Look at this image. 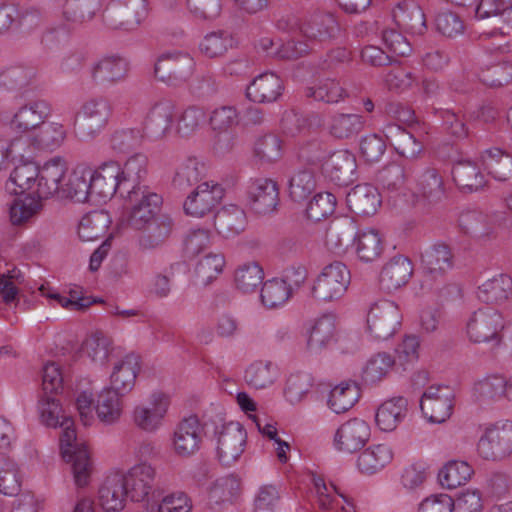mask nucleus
I'll list each match as a JSON object with an SVG mask.
<instances>
[{
  "label": "nucleus",
  "instance_id": "nucleus-57",
  "mask_svg": "<svg viewBox=\"0 0 512 512\" xmlns=\"http://www.w3.org/2000/svg\"><path fill=\"white\" fill-rule=\"evenodd\" d=\"M475 390L485 400H512V383L502 376L493 375L479 381Z\"/></svg>",
  "mask_w": 512,
  "mask_h": 512
},
{
  "label": "nucleus",
  "instance_id": "nucleus-9",
  "mask_svg": "<svg viewBox=\"0 0 512 512\" xmlns=\"http://www.w3.org/2000/svg\"><path fill=\"white\" fill-rule=\"evenodd\" d=\"M351 280L348 267L335 261L324 267L317 277L312 293L314 298L322 301H333L340 298L347 290Z\"/></svg>",
  "mask_w": 512,
  "mask_h": 512
},
{
  "label": "nucleus",
  "instance_id": "nucleus-64",
  "mask_svg": "<svg viewBox=\"0 0 512 512\" xmlns=\"http://www.w3.org/2000/svg\"><path fill=\"white\" fill-rule=\"evenodd\" d=\"M111 341L101 333H95L84 341L82 351L92 362L103 366L107 363L110 355Z\"/></svg>",
  "mask_w": 512,
  "mask_h": 512
},
{
  "label": "nucleus",
  "instance_id": "nucleus-35",
  "mask_svg": "<svg viewBox=\"0 0 512 512\" xmlns=\"http://www.w3.org/2000/svg\"><path fill=\"white\" fill-rule=\"evenodd\" d=\"M413 274L411 260L403 255L391 258L382 268L380 283L388 290L398 289L405 285Z\"/></svg>",
  "mask_w": 512,
  "mask_h": 512
},
{
  "label": "nucleus",
  "instance_id": "nucleus-36",
  "mask_svg": "<svg viewBox=\"0 0 512 512\" xmlns=\"http://www.w3.org/2000/svg\"><path fill=\"white\" fill-rule=\"evenodd\" d=\"M282 80L274 73H264L256 77L247 87V97L256 103H271L282 93Z\"/></svg>",
  "mask_w": 512,
  "mask_h": 512
},
{
  "label": "nucleus",
  "instance_id": "nucleus-40",
  "mask_svg": "<svg viewBox=\"0 0 512 512\" xmlns=\"http://www.w3.org/2000/svg\"><path fill=\"white\" fill-rule=\"evenodd\" d=\"M250 199L258 213H268L275 209L279 201L278 186L271 179H257L250 186Z\"/></svg>",
  "mask_w": 512,
  "mask_h": 512
},
{
  "label": "nucleus",
  "instance_id": "nucleus-20",
  "mask_svg": "<svg viewBox=\"0 0 512 512\" xmlns=\"http://www.w3.org/2000/svg\"><path fill=\"white\" fill-rule=\"evenodd\" d=\"M200 431V423L196 416H189L180 421L174 429L172 438L175 454L186 458L197 453L201 444Z\"/></svg>",
  "mask_w": 512,
  "mask_h": 512
},
{
  "label": "nucleus",
  "instance_id": "nucleus-63",
  "mask_svg": "<svg viewBox=\"0 0 512 512\" xmlns=\"http://www.w3.org/2000/svg\"><path fill=\"white\" fill-rule=\"evenodd\" d=\"M316 180L311 169L299 170L289 182V196L295 202L305 201L315 190Z\"/></svg>",
  "mask_w": 512,
  "mask_h": 512
},
{
  "label": "nucleus",
  "instance_id": "nucleus-6",
  "mask_svg": "<svg viewBox=\"0 0 512 512\" xmlns=\"http://www.w3.org/2000/svg\"><path fill=\"white\" fill-rule=\"evenodd\" d=\"M504 320L499 311L492 307L480 308L473 312L466 325L470 341L476 344H500Z\"/></svg>",
  "mask_w": 512,
  "mask_h": 512
},
{
  "label": "nucleus",
  "instance_id": "nucleus-42",
  "mask_svg": "<svg viewBox=\"0 0 512 512\" xmlns=\"http://www.w3.org/2000/svg\"><path fill=\"white\" fill-rule=\"evenodd\" d=\"M512 294V278L507 274H494L478 287V298L486 303H503Z\"/></svg>",
  "mask_w": 512,
  "mask_h": 512
},
{
  "label": "nucleus",
  "instance_id": "nucleus-51",
  "mask_svg": "<svg viewBox=\"0 0 512 512\" xmlns=\"http://www.w3.org/2000/svg\"><path fill=\"white\" fill-rule=\"evenodd\" d=\"M224 270V255L221 253H209L196 264L194 273L196 284L202 287L211 285L217 280Z\"/></svg>",
  "mask_w": 512,
  "mask_h": 512
},
{
  "label": "nucleus",
  "instance_id": "nucleus-44",
  "mask_svg": "<svg viewBox=\"0 0 512 512\" xmlns=\"http://www.w3.org/2000/svg\"><path fill=\"white\" fill-rule=\"evenodd\" d=\"M385 137L396 152L406 158H416L423 145L410 132L397 124H389L385 128Z\"/></svg>",
  "mask_w": 512,
  "mask_h": 512
},
{
  "label": "nucleus",
  "instance_id": "nucleus-12",
  "mask_svg": "<svg viewBox=\"0 0 512 512\" xmlns=\"http://www.w3.org/2000/svg\"><path fill=\"white\" fill-rule=\"evenodd\" d=\"M176 103L168 98L155 101L144 120L143 131L153 141L165 139L174 128Z\"/></svg>",
  "mask_w": 512,
  "mask_h": 512
},
{
  "label": "nucleus",
  "instance_id": "nucleus-18",
  "mask_svg": "<svg viewBox=\"0 0 512 512\" xmlns=\"http://www.w3.org/2000/svg\"><path fill=\"white\" fill-rule=\"evenodd\" d=\"M68 163L62 156H54L39 168L37 189L34 193L39 198L47 199L55 194L59 195L67 177Z\"/></svg>",
  "mask_w": 512,
  "mask_h": 512
},
{
  "label": "nucleus",
  "instance_id": "nucleus-26",
  "mask_svg": "<svg viewBox=\"0 0 512 512\" xmlns=\"http://www.w3.org/2000/svg\"><path fill=\"white\" fill-rule=\"evenodd\" d=\"M139 370V357L133 353L125 355L114 364L108 388L125 396L133 389Z\"/></svg>",
  "mask_w": 512,
  "mask_h": 512
},
{
  "label": "nucleus",
  "instance_id": "nucleus-43",
  "mask_svg": "<svg viewBox=\"0 0 512 512\" xmlns=\"http://www.w3.org/2000/svg\"><path fill=\"white\" fill-rule=\"evenodd\" d=\"M393 17L399 27L412 34L422 35L426 30L425 14L414 2H402L393 11Z\"/></svg>",
  "mask_w": 512,
  "mask_h": 512
},
{
  "label": "nucleus",
  "instance_id": "nucleus-29",
  "mask_svg": "<svg viewBox=\"0 0 512 512\" xmlns=\"http://www.w3.org/2000/svg\"><path fill=\"white\" fill-rule=\"evenodd\" d=\"M415 197L428 204H437L446 198L443 176L434 167L426 168L417 179Z\"/></svg>",
  "mask_w": 512,
  "mask_h": 512
},
{
  "label": "nucleus",
  "instance_id": "nucleus-34",
  "mask_svg": "<svg viewBox=\"0 0 512 512\" xmlns=\"http://www.w3.org/2000/svg\"><path fill=\"white\" fill-rule=\"evenodd\" d=\"M349 209L355 214L369 216L374 214L381 204L377 188L369 184L355 186L346 196Z\"/></svg>",
  "mask_w": 512,
  "mask_h": 512
},
{
  "label": "nucleus",
  "instance_id": "nucleus-21",
  "mask_svg": "<svg viewBox=\"0 0 512 512\" xmlns=\"http://www.w3.org/2000/svg\"><path fill=\"white\" fill-rule=\"evenodd\" d=\"M323 173L338 186H347L356 179L357 161L348 150L332 153L323 164Z\"/></svg>",
  "mask_w": 512,
  "mask_h": 512
},
{
  "label": "nucleus",
  "instance_id": "nucleus-46",
  "mask_svg": "<svg viewBox=\"0 0 512 512\" xmlns=\"http://www.w3.org/2000/svg\"><path fill=\"white\" fill-rule=\"evenodd\" d=\"M453 180L465 192L483 188L486 181L478 165L472 161H459L452 169Z\"/></svg>",
  "mask_w": 512,
  "mask_h": 512
},
{
  "label": "nucleus",
  "instance_id": "nucleus-4",
  "mask_svg": "<svg viewBox=\"0 0 512 512\" xmlns=\"http://www.w3.org/2000/svg\"><path fill=\"white\" fill-rule=\"evenodd\" d=\"M122 197L125 199V219L131 229L143 227L160 215L162 197L149 187L125 192Z\"/></svg>",
  "mask_w": 512,
  "mask_h": 512
},
{
  "label": "nucleus",
  "instance_id": "nucleus-47",
  "mask_svg": "<svg viewBox=\"0 0 512 512\" xmlns=\"http://www.w3.org/2000/svg\"><path fill=\"white\" fill-rule=\"evenodd\" d=\"M111 223L112 219L107 211H92L81 218L78 236L82 241H94L106 234Z\"/></svg>",
  "mask_w": 512,
  "mask_h": 512
},
{
  "label": "nucleus",
  "instance_id": "nucleus-41",
  "mask_svg": "<svg viewBox=\"0 0 512 512\" xmlns=\"http://www.w3.org/2000/svg\"><path fill=\"white\" fill-rule=\"evenodd\" d=\"M102 9V0H65L62 18L71 26L92 21Z\"/></svg>",
  "mask_w": 512,
  "mask_h": 512
},
{
  "label": "nucleus",
  "instance_id": "nucleus-14",
  "mask_svg": "<svg viewBox=\"0 0 512 512\" xmlns=\"http://www.w3.org/2000/svg\"><path fill=\"white\" fill-rule=\"evenodd\" d=\"M370 332L376 338L387 339L393 336L401 325V313L398 306L389 300L373 304L367 316Z\"/></svg>",
  "mask_w": 512,
  "mask_h": 512
},
{
  "label": "nucleus",
  "instance_id": "nucleus-60",
  "mask_svg": "<svg viewBox=\"0 0 512 512\" xmlns=\"http://www.w3.org/2000/svg\"><path fill=\"white\" fill-rule=\"evenodd\" d=\"M345 90L338 81L331 78L319 80L313 86L306 88L305 95L317 101L338 103L344 97Z\"/></svg>",
  "mask_w": 512,
  "mask_h": 512
},
{
  "label": "nucleus",
  "instance_id": "nucleus-17",
  "mask_svg": "<svg viewBox=\"0 0 512 512\" xmlns=\"http://www.w3.org/2000/svg\"><path fill=\"white\" fill-rule=\"evenodd\" d=\"M453 392L448 386H430L420 400V407L429 421H446L453 408Z\"/></svg>",
  "mask_w": 512,
  "mask_h": 512
},
{
  "label": "nucleus",
  "instance_id": "nucleus-15",
  "mask_svg": "<svg viewBox=\"0 0 512 512\" xmlns=\"http://www.w3.org/2000/svg\"><path fill=\"white\" fill-rule=\"evenodd\" d=\"M128 71L129 62L126 58L109 55L94 61L88 69V76L94 85L109 87L124 81Z\"/></svg>",
  "mask_w": 512,
  "mask_h": 512
},
{
  "label": "nucleus",
  "instance_id": "nucleus-5",
  "mask_svg": "<svg viewBox=\"0 0 512 512\" xmlns=\"http://www.w3.org/2000/svg\"><path fill=\"white\" fill-rule=\"evenodd\" d=\"M171 405L170 396L161 391H155L147 400L137 404L131 413L135 427L145 433H156L163 425Z\"/></svg>",
  "mask_w": 512,
  "mask_h": 512
},
{
  "label": "nucleus",
  "instance_id": "nucleus-30",
  "mask_svg": "<svg viewBox=\"0 0 512 512\" xmlns=\"http://www.w3.org/2000/svg\"><path fill=\"white\" fill-rule=\"evenodd\" d=\"M356 224L345 217L332 221L326 232L325 244L336 255L345 254L355 239Z\"/></svg>",
  "mask_w": 512,
  "mask_h": 512
},
{
  "label": "nucleus",
  "instance_id": "nucleus-16",
  "mask_svg": "<svg viewBox=\"0 0 512 512\" xmlns=\"http://www.w3.org/2000/svg\"><path fill=\"white\" fill-rule=\"evenodd\" d=\"M90 185L94 202H105L117 192L121 195L119 163L108 161L94 170L90 168Z\"/></svg>",
  "mask_w": 512,
  "mask_h": 512
},
{
  "label": "nucleus",
  "instance_id": "nucleus-31",
  "mask_svg": "<svg viewBox=\"0 0 512 512\" xmlns=\"http://www.w3.org/2000/svg\"><path fill=\"white\" fill-rule=\"evenodd\" d=\"M58 196L61 198H69L79 203L92 201L90 167L85 165L77 166L72 173L66 177Z\"/></svg>",
  "mask_w": 512,
  "mask_h": 512
},
{
  "label": "nucleus",
  "instance_id": "nucleus-45",
  "mask_svg": "<svg viewBox=\"0 0 512 512\" xmlns=\"http://www.w3.org/2000/svg\"><path fill=\"white\" fill-rule=\"evenodd\" d=\"M338 30L336 19L331 14L312 15L300 27L304 37L311 41H325L333 37Z\"/></svg>",
  "mask_w": 512,
  "mask_h": 512
},
{
  "label": "nucleus",
  "instance_id": "nucleus-22",
  "mask_svg": "<svg viewBox=\"0 0 512 512\" xmlns=\"http://www.w3.org/2000/svg\"><path fill=\"white\" fill-rule=\"evenodd\" d=\"M37 69L29 65H10L0 69V88L21 96L36 87Z\"/></svg>",
  "mask_w": 512,
  "mask_h": 512
},
{
  "label": "nucleus",
  "instance_id": "nucleus-39",
  "mask_svg": "<svg viewBox=\"0 0 512 512\" xmlns=\"http://www.w3.org/2000/svg\"><path fill=\"white\" fill-rule=\"evenodd\" d=\"M194 480L206 487L207 505L214 512L224 511V478H214L210 468L203 464L193 475Z\"/></svg>",
  "mask_w": 512,
  "mask_h": 512
},
{
  "label": "nucleus",
  "instance_id": "nucleus-38",
  "mask_svg": "<svg viewBox=\"0 0 512 512\" xmlns=\"http://www.w3.org/2000/svg\"><path fill=\"white\" fill-rule=\"evenodd\" d=\"M38 179L39 167L31 161H23L12 170L5 188L10 194H22L29 190H36ZM32 193L36 195L34 191Z\"/></svg>",
  "mask_w": 512,
  "mask_h": 512
},
{
  "label": "nucleus",
  "instance_id": "nucleus-61",
  "mask_svg": "<svg viewBox=\"0 0 512 512\" xmlns=\"http://www.w3.org/2000/svg\"><path fill=\"white\" fill-rule=\"evenodd\" d=\"M291 291L290 285L283 279L267 280L261 289V301L266 307L274 308L285 303Z\"/></svg>",
  "mask_w": 512,
  "mask_h": 512
},
{
  "label": "nucleus",
  "instance_id": "nucleus-52",
  "mask_svg": "<svg viewBox=\"0 0 512 512\" xmlns=\"http://www.w3.org/2000/svg\"><path fill=\"white\" fill-rule=\"evenodd\" d=\"M483 164L488 174L498 181H506L512 177V156L499 148L486 150Z\"/></svg>",
  "mask_w": 512,
  "mask_h": 512
},
{
  "label": "nucleus",
  "instance_id": "nucleus-55",
  "mask_svg": "<svg viewBox=\"0 0 512 512\" xmlns=\"http://www.w3.org/2000/svg\"><path fill=\"white\" fill-rule=\"evenodd\" d=\"M360 397V388L355 382H345L335 386L328 400L330 408L337 414L352 408Z\"/></svg>",
  "mask_w": 512,
  "mask_h": 512
},
{
  "label": "nucleus",
  "instance_id": "nucleus-53",
  "mask_svg": "<svg viewBox=\"0 0 512 512\" xmlns=\"http://www.w3.org/2000/svg\"><path fill=\"white\" fill-rule=\"evenodd\" d=\"M206 113L203 108L190 105L175 116L174 131L182 138L194 135L204 122Z\"/></svg>",
  "mask_w": 512,
  "mask_h": 512
},
{
  "label": "nucleus",
  "instance_id": "nucleus-58",
  "mask_svg": "<svg viewBox=\"0 0 512 512\" xmlns=\"http://www.w3.org/2000/svg\"><path fill=\"white\" fill-rule=\"evenodd\" d=\"M473 472L472 467L467 462L451 461L440 470L438 476L443 487L455 489L466 484Z\"/></svg>",
  "mask_w": 512,
  "mask_h": 512
},
{
  "label": "nucleus",
  "instance_id": "nucleus-28",
  "mask_svg": "<svg viewBox=\"0 0 512 512\" xmlns=\"http://www.w3.org/2000/svg\"><path fill=\"white\" fill-rule=\"evenodd\" d=\"M460 230L478 243H487L497 238L489 217L479 211H465L459 217Z\"/></svg>",
  "mask_w": 512,
  "mask_h": 512
},
{
  "label": "nucleus",
  "instance_id": "nucleus-33",
  "mask_svg": "<svg viewBox=\"0 0 512 512\" xmlns=\"http://www.w3.org/2000/svg\"><path fill=\"white\" fill-rule=\"evenodd\" d=\"M117 473L107 476L98 489V503L105 512H120L128 500Z\"/></svg>",
  "mask_w": 512,
  "mask_h": 512
},
{
  "label": "nucleus",
  "instance_id": "nucleus-19",
  "mask_svg": "<svg viewBox=\"0 0 512 512\" xmlns=\"http://www.w3.org/2000/svg\"><path fill=\"white\" fill-rule=\"evenodd\" d=\"M173 229V219L166 214L147 221L143 227L133 228L137 231V245L141 251H152L161 247L169 238Z\"/></svg>",
  "mask_w": 512,
  "mask_h": 512
},
{
  "label": "nucleus",
  "instance_id": "nucleus-32",
  "mask_svg": "<svg viewBox=\"0 0 512 512\" xmlns=\"http://www.w3.org/2000/svg\"><path fill=\"white\" fill-rule=\"evenodd\" d=\"M42 199L33 194L14 198L7 204L10 224L14 227H24L30 224L42 209Z\"/></svg>",
  "mask_w": 512,
  "mask_h": 512
},
{
  "label": "nucleus",
  "instance_id": "nucleus-54",
  "mask_svg": "<svg viewBox=\"0 0 512 512\" xmlns=\"http://www.w3.org/2000/svg\"><path fill=\"white\" fill-rule=\"evenodd\" d=\"M205 174V164L195 157H189L178 166L173 184L179 189H186L202 180Z\"/></svg>",
  "mask_w": 512,
  "mask_h": 512
},
{
  "label": "nucleus",
  "instance_id": "nucleus-13",
  "mask_svg": "<svg viewBox=\"0 0 512 512\" xmlns=\"http://www.w3.org/2000/svg\"><path fill=\"white\" fill-rule=\"evenodd\" d=\"M224 198V187L213 180L197 185L186 198L183 209L186 215L201 218L214 211Z\"/></svg>",
  "mask_w": 512,
  "mask_h": 512
},
{
  "label": "nucleus",
  "instance_id": "nucleus-8",
  "mask_svg": "<svg viewBox=\"0 0 512 512\" xmlns=\"http://www.w3.org/2000/svg\"><path fill=\"white\" fill-rule=\"evenodd\" d=\"M117 475L121 478L128 500L133 503L145 502L154 493L156 469L146 461H141Z\"/></svg>",
  "mask_w": 512,
  "mask_h": 512
},
{
  "label": "nucleus",
  "instance_id": "nucleus-10",
  "mask_svg": "<svg viewBox=\"0 0 512 512\" xmlns=\"http://www.w3.org/2000/svg\"><path fill=\"white\" fill-rule=\"evenodd\" d=\"M111 113V104L105 97L87 99L78 112V117L81 119L80 137L84 140L97 137L107 126Z\"/></svg>",
  "mask_w": 512,
  "mask_h": 512
},
{
  "label": "nucleus",
  "instance_id": "nucleus-37",
  "mask_svg": "<svg viewBox=\"0 0 512 512\" xmlns=\"http://www.w3.org/2000/svg\"><path fill=\"white\" fill-rule=\"evenodd\" d=\"M31 134L32 145L37 151L53 152L63 145L67 137V129L60 122L45 120Z\"/></svg>",
  "mask_w": 512,
  "mask_h": 512
},
{
  "label": "nucleus",
  "instance_id": "nucleus-25",
  "mask_svg": "<svg viewBox=\"0 0 512 512\" xmlns=\"http://www.w3.org/2000/svg\"><path fill=\"white\" fill-rule=\"evenodd\" d=\"M369 438V424L363 419L353 418L338 428L334 442L340 451L352 453L361 449Z\"/></svg>",
  "mask_w": 512,
  "mask_h": 512
},
{
  "label": "nucleus",
  "instance_id": "nucleus-56",
  "mask_svg": "<svg viewBox=\"0 0 512 512\" xmlns=\"http://www.w3.org/2000/svg\"><path fill=\"white\" fill-rule=\"evenodd\" d=\"M264 270L256 261L240 265L234 272L235 287L244 292H254L263 282Z\"/></svg>",
  "mask_w": 512,
  "mask_h": 512
},
{
  "label": "nucleus",
  "instance_id": "nucleus-59",
  "mask_svg": "<svg viewBox=\"0 0 512 512\" xmlns=\"http://www.w3.org/2000/svg\"><path fill=\"white\" fill-rule=\"evenodd\" d=\"M282 140L275 134H265L256 139L253 156L261 163L278 161L283 154Z\"/></svg>",
  "mask_w": 512,
  "mask_h": 512
},
{
  "label": "nucleus",
  "instance_id": "nucleus-23",
  "mask_svg": "<svg viewBox=\"0 0 512 512\" xmlns=\"http://www.w3.org/2000/svg\"><path fill=\"white\" fill-rule=\"evenodd\" d=\"M51 115V106L44 100H35L22 105L10 121L11 129L21 133H32Z\"/></svg>",
  "mask_w": 512,
  "mask_h": 512
},
{
  "label": "nucleus",
  "instance_id": "nucleus-2",
  "mask_svg": "<svg viewBox=\"0 0 512 512\" xmlns=\"http://www.w3.org/2000/svg\"><path fill=\"white\" fill-rule=\"evenodd\" d=\"M58 427L62 428L60 435V450L65 462L70 464L74 484L77 488L88 486L93 471V462L87 446L77 442L74 421L63 418Z\"/></svg>",
  "mask_w": 512,
  "mask_h": 512
},
{
  "label": "nucleus",
  "instance_id": "nucleus-24",
  "mask_svg": "<svg viewBox=\"0 0 512 512\" xmlns=\"http://www.w3.org/2000/svg\"><path fill=\"white\" fill-rule=\"evenodd\" d=\"M453 253L445 243H436L421 253V265L425 276L436 281L442 279L453 265Z\"/></svg>",
  "mask_w": 512,
  "mask_h": 512
},
{
  "label": "nucleus",
  "instance_id": "nucleus-11",
  "mask_svg": "<svg viewBox=\"0 0 512 512\" xmlns=\"http://www.w3.org/2000/svg\"><path fill=\"white\" fill-rule=\"evenodd\" d=\"M477 453L484 460L499 461L512 454V423L488 427L478 441Z\"/></svg>",
  "mask_w": 512,
  "mask_h": 512
},
{
  "label": "nucleus",
  "instance_id": "nucleus-7",
  "mask_svg": "<svg viewBox=\"0 0 512 512\" xmlns=\"http://www.w3.org/2000/svg\"><path fill=\"white\" fill-rule=\"evenodd\" d=\"M195 65V60L189 53L179 50L167 51L158 57L154 65V75L170 85H179L190 79Z\"/></svg>",
  "mask_w": 512,
  "mask_h": 512
},
{
  "label": "nucleus",
  "instance_id": "nucleus-50",
  "mask_svg": "<svg viewBox=\"0 0 512 512\" xmlns=\"http://www.w3.org/2000/svg\"><path fill=\"white\" fill-rule=\"evenodd\" d=\"M364 127L362 116L353 113H336L329 121L330 134L340 140L358 135Z\"/></svg>",
  "mask_w": 512,
  "mask_h": 512
},
{
  "label": "nucleus",
  "instance_id": "nucleus-62",
  "mask_svg": "<svg viewBox=\"0 0 512 512\" xmlns=\"http://www.w3.org/2000/svg\"><path fill=\"white\" fill-rule=\"evenodd\" d=\"M192 500L183 491H175L164 495L159 502L147 507V512H191Z\"/></svg>",
  "mask_w": 512,
  "mask_h": 512
},
{
  "label": "nucleus",
  "instance_id": "nucleus-27",
  "mask_svg": "<svg viewBox=\"0 0 512 512\" xmlns=\"http://www.w3.org/2000/svg\"><path fill=\"white\" fill-rule=\"evenodd\" d=\"M148 173V158L143 153H135L124 162L119 164V180L121 184V196L139 188H147L142 185Z\"/></svg>",
  "mask_w": 512,
  "mask_h": 512
},
{
  "label": "nucleus",
  "instance_id": "nucleus-49",
  "mask_svg": "<svg viewBox=\"0 0 512 512\" xmlns=\"http://www.w3.org/2000/svg\"><path fill=\"white\" fill-rule=\"evenodd\" d=\"M407 401L403 397L384 402L377 410L375 420L383 431H393L406 415Z\"/></svg>",
  "mask_w": 512,
  "mask_h": 512
},
{
  "label": "nucleus",
  "instance_id": "nucleus-3",
  "mask_svg": "<svg viewBox=\"0 0 512 512\" xmlns=\"http://www.w3.org/2000/svg\"><path fill=\"white\" fill-rule=\"evenodd\" d=\"M147 0H110L103 10L104 25L111 30L133 32L148 16Z\"/></svg>",
  "mask_w": 512,
  "mask_h": 512
},
{
  "label": "nucleus",
  "instance_id": "nucleus-1",
  "mask_svg": "<svg viewBox=\"0 0 512 512\" xmlns=\"http://www.w3.org/2000/svg\"><path fill=\"white\" fill-rule=\"evenodd\" d=\"M123 396L115 390L104 387L96 396L83 391L76 398V407L84 425H91L95 412L97 419L104 425L111 426L120 422L124 403Z\"/></svg>",
  "mask_w": 512,
  "mask_h": 512
},
{
  "label": "nucleus",
  "instance_id": "nucleus-48",
  "mask_svg": "<svg viewBox=\"0 0 512 512\" xmlns=\"http://www.w3.org/2000/svg\"><path fill=\"white\" fill-rule=\"evenodd\" d=\"M392 457L391 449L387 445L379 444L361 452L357 459V467L360 473L373 475L390 463Z\"/></svg>",
  "mask_w": 512,
  "mask_h": 512
}]
</instances>
